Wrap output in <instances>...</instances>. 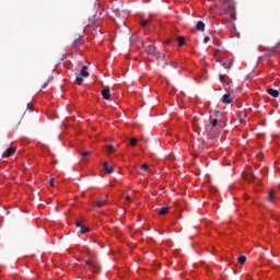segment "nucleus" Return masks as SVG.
Masks as SVG:
<instances>
[{"instance_id":"obj_24","label":"nucleus","mask_w":280,"mask_h":280,"mask_svg":"<svg viewBox=\"0 0 280 280\" xmlns=\"http://www.w3.org/2000/svg\"><path fill=\"white\" fill-rule=\"evenodd\" d=\"M77 82L79 86H82V84H84V79L82 77H77Z\"/></svg>"},{"instance_id":"obj_19","label":"nucleus","mask_w":280,"mask_h":280,"mask_svg":"<svg viewBox=\"0 0 280 280\" xmlns=\"http://www.w3.org/2000/svg\"><path fill=\"white\" fill-rule=\"evenodd\" d=\"M237 261H238V264H241L242 266H244V264H246V256H240V257L237 258Z\"/></svg>"},{"instance_id":"obj_29","label":"nucleus","mask_w":280,"mask_h":280,"mask_svg":"<svg viewBox=\"0 0 280 280\" xmlns=\"http://www.w3.org/2000/svg\"><path fill=\"white\" fill-rule=\"evenodd\" d=\"M209 40H211V38H210L209 36H206V37L203 38V43H205V44L209 43Z\"/></svg>"},{"instance_id":"obj_33","label":"nucleus","mask_w":280,"mask_h":280,"mask_svg":"<svg viewBox=\"0 0 280 280\" xmlns=\"http://www.w3.org/2000/svg\"><path fill=\"white\" fill-rule=\"evenodd\" d=\"M249 177H250V178H255V173H250V174H249Z\"/></svg>"},{"instance_id":"obj_11","label":"nucleus","mask_w":280,"mask_h":280,"mask_svg":"<svg viewBox=\"0 0 280 280\" xmlns=\"http://www.w3.org/2000/svg\"><path fill=\"white\" fill-rule=\"evenodd\" d=\"M267 93L269 94V95H271V97H279V90H275V89H268L267 90Z\"/></svg>"},{"instance_id":"obj_22","label":"nucleus","mask_w":280,"mask_h":280,"mask_svg":"<svg viewBox=\"0 0 280 280\" xmlns=\"http://www.w3.org/2000/svg\"><path fill=\"white\" fill-rule=\"evenodd\" d=\"M107 152L113 154L115 152V147L113 144L107 145Z\"/></svg>"},{"instance_id":"obj_28","label":"nucleus","mask_w":280,"mask_h":280,"mask_svg":"<svg viewBox=\"0 0 280 280\" xmlns=\"http://www.w3.org/2000/svg\"><path fill=\"white\" fill-rule=\"evenodd\" d=\"M171 67H174V69H178V65L174 61H171Z\"/></svg>"},{"instance_id":"obj_10","label":"nucleus","mask_w":280,"mask_h":280,"mask_svg":"<svg viewBox=\"0 0 280 280\" xmlns=\"http://www.w3.org/2000/svg\"><path fill=\"white\" fill-rule=\"evenodd\" d=\"M223 104H232L233 98H231V94H224L222 97Z\"/></svg>"},{"instance_id":"obj_12","label":"nucleus","mask_w":280,"mask_h":280,"mask_svg":"<svg viewBox=\"0 0 280 280\" xmlns=\"http://www.w3.org/2000/svg\"><path fill=\"white\" fill-rule=\"evenodd\" d=\"M196 30H198V32H205V22L198 21L196 24Z\"/></svg>"},{"instance_id":"obj_17","label":"nucleus","mask_w":280,"mask_h":280,"mask_svg":"<svg viewBox=\"0 0 280 280\" xmlns=\"http://www.w3.org/2000/svg\"><path fill=\"white\" fill-rule=\"evenodd\" d=\"M178 47H183L185 45V37L179 36L177 38Z\"/></svg>"},{"instance_id":"obj_9","label":"nucleus","mask_w":280,"mask_h":280,"mask_svg":"<svg viewBox=\"0 0 280 280\" xmlns=\"http://www.w3.org/2000/svg\"><path fill=\"white\" fill-rule=\"evenodd\" d=\"M103 167L107 174H113L115 170L113 166L108 165V162H104Z\"/></svg>"},{"instance_id":"obj_8","label":"nucleus","mask_w":280,"mask_h":280,"mask_svg":"<svg viewBox=\"0 0 280 280\" xmlns=\"http://www.w3.org/2000/svg\"><path fill=\"white\" fill-rule=\"evenodd\" d=\"M80 45H84V36H79L73 40V47H80Z\"/></svg>"},{"instance_id":"obj_18","label":"nucleus","mask_w":280,"mask_h":280,"mask_svg":"<svg viewBox=\"0 0 280 280\" xmlns=\"http://www.w3.org/2000/svg\"><path fill=\"white\" fill-rule=\"evenodd\" d=\"M90 231H91V230H90L89 228L82 225V226H81V230H80V233H81L82 235H85V233H89Z\"/></svg>"},{"instance_id":"obj_32","label":"nucleus","mask_w":280,"mask_h":280,"mask_svg":"<svg viewBox=\"0 0 280 280\" xmlns=\"http://www.w3.org/2000/svg\"><path fill=\"white\" fill-rule=\"evenodd\" d=\"M47 85H48V83H44V84L42 85V89H47Z\"/></svg>"},{"instance_id":"obj_15","label":"nucleus","mask_w":280,"mask_h":280,"mask_svg":"<svg viewBox=\"0 0 280 280\" xmlns=\"http://www.w3.org/2000/svg\"><path fill=\"white\" fill-rule=\"evenodd\" d=\"M268 202H270L271 205L275 203V190H270L268 195Z\"/></svg>"},{"instance_id":"obj_7","label":"nucleus","mask_w":280,"mask_h":280,"mask_svg":"<svg viewBox=\"0 0 280 280\" xmlns=\"http://www.w3.org/2000/svg\"><path fill=\"white\" fill-rule=\"evenodd\" d=\"M103 100H110V89L106 88L101 91Z\"/></svg>"},{"instance_id":"obj_2","label":"nucleus","mask_w":280,"mask_h":280,"mask_svg":"<svg viewBox=\"0 0 280 280\" xmlns=\"http://www.w3.org/2000/svg\"><path fill=\"white\" fill-rule=\"evenodd\" d=\"M84 261H85V265L89 266V268H92V272L100 275V272L102 271V267L100 266V262L91 259H86Z\"/></svg>"},{"instance_id":"obj_31","label":"nucleus","mask_w":280,"mask_h":280,"mask_svg":"<svg viewBox=\"0 0 280 280\" xmlns=\"http://www.w3.org/2000/svg\"><path fill=\"white\" fill-rule=\"evenodd\" d=\"M125 199L130 201V200H132V197H130V196L127 195V196L125 197Z\"/></svg>"},{"instance_id":"obj_26","label":"nucleus","mask_w":280,"mask_h":280,"mask_svg":"<svg viewBox=\"0 0 280 280\" xmlns=\"http://www.w3.org/2000/svg\"><path fill=\"white\" fill-rule=\"evenodd\" d=\"M137 143H138L137 138H131L130 139V145H132L135 148V145H137Z\"/></svg>"},{"instance_id":"obj_1","label":"nucleus","mask_w":280,"mask_h":280,"mask_svg":"<svg viewBox=\"0 0 280 280\" xmlns=\"http://www.w3.org/2000/svg\"><path fill=\"white\" fill-rule=\"evenodd\" d=\"M222 8L225 14H229L230 18L235 19V4L232 2H225Z\"/></svg>"},{"instance_id":"obj_23","label":"nucleus","mask_w":280,"mask_h":280,"mask_svg":"<svg viewBox=\"0 0 280 280\" xmlns=\"http://www.w3.org/2000/svg\"><path fill=\"white\" fill-rule=\"evenodd\" d=\"M104 205H106V200H101V201H97L96 207L98 209H102V207H104Z\"/></svg>"},{"instance_id":"obj_34","label":"nucleus","mask_w":280,"mask_h":280,"mask_svg":"<svg viewBox=\"0 0 280 280\" xmlns=\"http://www.w3.org/2000/svg\"><path fill=\"white\" fill-rule=\"evenodd\" d=\"M170 43H172V39L166 40V45H170Z\"/></svg>"},{"instance_id":"obj_25","label":"nucleus","mask_w":280,"mask_h":280,"mask_svg":"<svg viewBox=\"0 0 280 280\" xmlns=\"http://www.w3.org/2000/svg\"><path fill=\"white\" fill-rule=\"evenodd\" d=\"M141 25L142 27H148V25H150V20H142Z\"/></svg>"},{"instance_id":"obj_38","label":"nucleus","mask_w":280,"mask_h":280,"mask_svg":"<svg viewBox=\"0 0 280 280\" xmlns=\"http://www.w3.org/2000/svg\"><path fill=\"white\" fill-rule=\"evenodd\" d=\"M279 47H280V44H279Z\"/></svg>"},{"instance_id":"obj_16","label":"nucleus","mask_w":280,"mask_h":280,"mask_svg":"<svg viewBox=\"0 0 280 280\" xmlns=\"http://www.w3.org/2000/svg\"><path fill=\"white\" fill-rule=\"evenodd\" d=\"M82 155V161H86L89 156H91V151H84L81 153Z\"/></svg>"},{"instance_id":"obj_5","label":"nucleus","mask_w":280,"mask_h":280,"mask_svg":"<svg viewBox=\"0 0 280 280\" xmlns=\"http://www.w3.org/2000/svg\"><path fill=\"white\" fill-rule=\"evenodd\" d=\"M10 126L13 130H19V126H21V118H11Z\"/></svg>"},{"instance_id":"obj_36","label":"nucleus","mask_w":280,"mask_h":280,"mask_svg":"<svg viewBox=\"0 0 280 280\" xmlns=\"http://www.w3.org/2000/svg\"><path fill=\"white\" fill-rule=\"evenodd\" d=\"M231 67H233V62H230L229 69H231Z\"/></svg>"},{"instance_id":"obj_35","label":"nucleus","mask_w":280,"mask_h":280,"mask_svg":"<svg viewBox=\"0 0 280 280\" xmlns=\"http://www.w3.org/2000/svg\"><path fill=\"white\" fill-rule=\"evenodd\" d=\"M50 187H54V179L50 180Z\"/></svg>"},{"instance_id":"obj_4","label":"nucleus","mask_w":280,"mask_h":280,"mask_svg":"<svg viewBox=\"0 0 280 280\" xmlns=\"http://www.w3.org/2000/svg\"><path fill=\"white\" fill-rule=\"evenodd\" d=\"M145 52L151 56H156L158 58H161V52H156V47L154 45L147 46Z\"/></svg>"},{"instance_id":"obj_30","label":"nucleus","mask_w":280,"mask_h":280,"mask_svg":"<svg viewBox=\"0 0 280 280\" xmlns=\"http://www.w3.org/2000/svg\"><path fill=\"white\" fill-rule=\"evenodd\" d=\"M224 78H225V75H224V74H220V75H219V80H220V82H224Z\"/></svg>"},{"instance_id":"obj_20","label":"nucleus","mask_w":280,"mask_h":280,"mask_svg":"<svg viewBox=\"0 0 280 280\" xmlns=\"http://www.w3.org/2000/svg\"><path fill=\"white\" fill-rule=\"evenodd\" d=\"M91 25H92V27H100V21H97V20H95V18H93Z\"/></svg>"},{"instance_id":"obj_13","label":"nucleus","mask_w":280,"mask_h":280,"mask_svg":"<svg viewBox=\"0 0 280 280\" xmlns=\"http://www.w3.org/2000/svg\"><path fill=\"white\" fill-rule=\"evenodd\" d=\"M81 75L83 78H89V67L86 66H83L82 69H81Z\"/></svg>"},{"instance_id":"obj_6","label":"nucleus","mask_w":280,"mask_h":280,"mask_svg":"<svg viewBox=\"0 0 280 280\" xmlns=\"http://www.w3.org/2000/svg\"><path fill=\"white\" fill-rule=\"evenodd\" d=\"M16 152V149L14 148H8L4 153L3 156H5L7 159H10V156H13V154Z\"/></svg>"},{"instance_id":"obj_37","label":"nucleus","mask_w":280,"mask_h":280,"mask_svg":"<svg viewBox=\"0 0 280 280\" xmlns=\"http://www.w3.org/2000/svg\"><path fill=\"white\" fill-rule=\"evenodd\" d=\"M125 16H128V13L125 12Z\"/></svg>"},{"instance_id":"obj_14","label":"nucleus","mask_w":280,"mask_h":280,"mask_svg":"<svg viewBox=\"0 0 280 280\" xmlns=\"http://www.w3.org/2000/svg\"><path fill=\"white\" fill-rule=\"evenodd\" d=\"M167 213H170V207L161 208L159 211L160 215H167Z\"/></svg>"},{"instance_id":"obj_27","label":"nucleus","mask_w":280,"mask_h":280,"mask_svg":"<svg viewBox=\"0 0 280 280\" xmlns=\"http://www.w3.org/2000/svg\"><path fill=\"white\" fill-rule=\"evenodd\" d=\"M141 170L148 172L150 170V166L148 164H142Z\"/></svg>"},{"instance_id":"obj_21","label":"nucleus","mask_w":280,"mask_h":280,"mask_svg":"<svg viewBox=\"0 0 280 280\" xmlns=\"http://www.w3.org/2000/svg\"><path fill=\"white\" fill-rule=\"evenodd\" d=\"M84 223V219H79L77 222H75V226L78 229H81V226H83L82 224Z\"/></svg>"},{"instance_id":"obj_3","label":"nucleus","mask_w":280,"mask_h":280,"mask_svg":"<svg viewBox=\"0 0 280 280\" xmlns=\"http://www.w3.org/2000/svg\"><path fill=\"white\" fill-rule=\"evenodd\" d=\"M215 126H218V119L217 118L212 119L210 125H208L206 127V131H207L208 137H213V128H215Z\"/></svg>"}]
</instances>
